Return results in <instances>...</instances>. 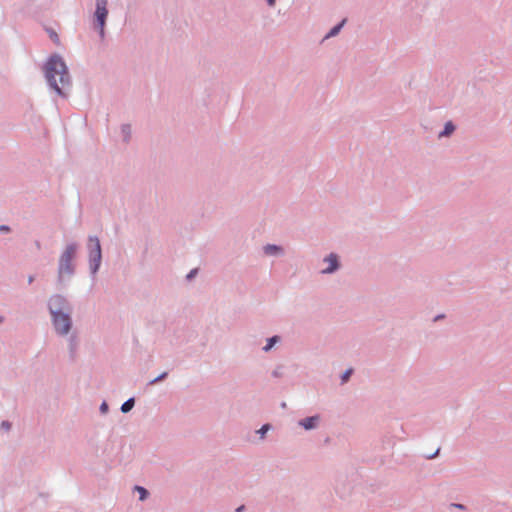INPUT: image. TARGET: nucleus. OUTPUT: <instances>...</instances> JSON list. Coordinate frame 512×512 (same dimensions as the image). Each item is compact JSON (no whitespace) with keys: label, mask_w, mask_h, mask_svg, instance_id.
<instances>
[{"label":"nucleus","mask_w":512,"mask_h":512,"mask_svg":"<svg viewBox=\"0 0 512 512\" xmlns=\"http://www.w3.org/2000/svg\"><path fill=\"white\" fill-rule=\"evenodd\" d=\"M46 78L59 95H65L64 90L70 86V78L67 67L60 57L52 56L47 62Z\"/></svg>","instance_id":"obj_1"},{"label":"nucleus","mask_w":512,"mask_h":512,"mask_svg":"<svg viewBox=\"0 0 512 512\" xmlns=\"http://www.w3.org/2000/svg\"><path fill=\"white\" fill-rule=\"evenodd\" d=\"M269 429V425H264L258 432L264 435Z\"/></svg>","instance_id":"obj_18"},{"label":"nucleus","mask_w":512,"mask_h":512,"mask_svg":"<svg viewBox=\"0 0 512 512\" xmlns=\"http://www.w3.org/2000/svg\"><path fill=\"white\" fill-rule=\"evenodd\" d=\"M267 2L270 6H273L275 4V0H267Z\"/></svg>","instance_id":"obj_23"},{"label":"nucleus","mask_w":512,"mask_h":512,"mask_svg":"<svg viewBox=\"0 0 512 512\" xmlns=\"http://www.w3.org/2000/svg\"><path fill=\"white\" fill-rule=\"evenodd\" d=\"M455 127L451 122L445 125L444 131L440 133V136H448L454 131Z\"/></svg>","instance_id":"obj_9"},{"label":"nucleus","mask_w":512,"mask_h":512,"mask_svg":"<svg viewBox=\"0 0 512 512\" xmlns=\"http://www.w3.org/2000/svg\"><path fill=\"white\" fill-rule=\"evenodd\" d=\"M244 506H240L239 508L236 509V512H241L243 510Z\"/></svg>","instance_id":"obj_25"},{"label":"nucleus","mask_w":512,"mask_h":512,"mask_svg":"<svg viewBox=\"0 0 512 512\" xmlns=\"http://www.w3.org/2000/svg\"><path fill=\"white\" fill-rule=\"evenodd\" d=\"M107 15H108L107 1L106 0H97L96 1L95 19H96L97 26L99 28L101 36H103V34H104V25H105Z\"/></svg>","instance_id":"obj_4"},{"label":"nucleus","mask_w":512,"mask_h":512,"mask_svg":"<svg viewBox=\"0 0 512 512\" xmlns=\"http://www.w3.org/2000/svg\"><path fill=\"white\" fill-rule=\"evenodd\" d=\"M136 490L139 492L140 494V500H144L147 496V490L143 487H140V486H136Z\"/></svg>","instance_id":"obj_13"},{"label":"nucleus","mask_w":512,"mask_h":512,"mask_svg":"<svg viewBox=\"0 0 512 512\" xmlns=\"http://www.w3.org/2000/svg\"><path fill=\"white\" fill-rule=\"evenodd\" d=\"M437 453H439V449H437L436 452L433 455L428 456V458L434 457Z\"/></svg>","instance_id":"obj_24"},{"label":"nucleus","mask_w":512,"mask_h":512,"mask_svg":"<svg viewBox=\"0 0 512 512\" xmlns=\"http://www.w3.org/2000/svg\"><path fill=\"white\" fill-rule=\"evenodd\" d=\"M346 20H343L339 25L335 26L334 28H332L330 30V32L327 34L326 37H332V36H335L338 34V32L340 31V29L343 27L344 23H345Z\"/></svg>","instance_id":"obj_11"},{"label":"nucleus","mask_w":512,"mask_h":512,"mask_svg":"<svg viewBox=\"0 0 512 512\" xmlns=\"http://www.w3.org/2000/svg\"><path fill=\"white\" fill-rule=\"evenodd\" d=\"M319 421L318 416H312L305 418L299 422V424L306 430L313 429L316 427L317 423Z\"/></svg>","instance_id":"obj_7"},{"label":"nucleus","mask_w":512,"mask_h":512,"mask_svg":"<svg viewBox=\"0 0 512 512\" xmlns=\"http://www.w3.org/2000/svg\"><path fill=\"white\" fill-rule=\"evenodd\" d=\"M134 406V399L133 398H130L128 399L126 402H124L121 406V411L123 413H127L129 412Z\"/></svg>","instance_id":"obj_8"},{"label":"nucleus","mask_w":512,"mask_h":512,"mask_svg":"<svg viewBox=\"0 0 512 512\" xmlns=\"http://www.w3.org/2000/svg\"><path fill=\"white\" fill-rule=\"evenodd\" d=\"M266 254H275L281 251V248L276 245H267L264 248Z\"/></svg>","instance_id":"obj_10"},{"label":"nucleus","mask_w":512,"mask_h":512,"mask_svg":"<svg viewBox=\"0 0 512 512\" xmlns=\"http://www.w3.org/2000/svg\"><path fill=\"white\" fill-rule=\"evenodd\" d=\"M2 427L8 430L10 428V424L8 422H2Z\"/></svg>","instance_id":"obj_20"},{"label":"nucleus","mask_w":512,"mask_h":512,"mask_svg":"<svg viewBox=\"0 0 512 512\" xmlns=\"http://www.w3.org/2000/svg\"><path fill=\"white\" fill-rule=\"evenodd\" d=\"M197 273V269H193L190 271V273L187 275V278L188 279H191L192 277H194Z\"/></svg>","instance_id":"obj_19"},{"label":"nucleus","mask_w":512,"mask_h":512,"mask_svg":"<svg viewBox=\"0 0 512 512\" xmlns=\"http://www.w3.org/2000/svg\"><path fill=\"white\" fill-rule=\"evenodd\" d=\"M325 261L329 263V267L324 269L323 273H332L338 268V258L336 254H330Z\"/></svg>","instance_id":"obj_6"},{"label":"nucleus","mask_w":512,"mask_h":512,"mask_svg":"<svg viewBox=\"0 0 512 512\" xmlns=\"http://www.w3.org/2000/svg\"><path fill=\"white\" fill-rule=\"evenodd\" d=\"M277 339H278V338H277L276 336H275V337H272L271 339H269V342H268V344L264 347V350H265V351L270 350V349L273 347L274 343L277 341Z\"/></svg>","instance_id":"obj_14"},{"label":"nucleus","mask_w":512,"mask_h":512,"mask_svg":"<svg viewBox=\"0 0 512 512\" xmlns=\"http://www.w3.org/2000/svg\"><path fill=\"white\" fill-rule=\"evenodd\" d=\"M77 246L75 244H70L66 247L64 252L62 253L59 261V275L62 276L64 274H72L73 266L72 260L76 256Z\"/></svg>","instance_id":"obj_3"},{"label":"nucleus","mask_w":512,"mask_h":512,"mask_svg":"<svg viewBox=\"0 0 512 512\" xmlns=\"http://www.w3.org/2000/svg\"><path fill=\"white\" fill-rule=\"evenodd\" d=\"M107 408H108L107 404H106V403H102V405H101V410H102L103 412H105V411L107 410Z\"/></svg>","instance_id":"obj_21"},{"label":"nucleus","mask_w":512,"mask_h":512,"mask_svg":"<svg viewBox=\"0 0 512 512\" xmlns=\"http://www.w3.org/2000/svg\"><path fill=\"white\" fill-rule=\"evenodd\" d=\"M96 244H100L99 239L97 237H90L88 242L89 252L95 250Z\"/></svg>","instance_id":"obj_12"},{"label":"nucleus","mask_w":512,"mask_h":512,"mask_svg":"<svg viewBox=\"0 0 512 512\" xmlns=\"http://www.w3.org/2000/svg\"><path fill=\"white\" fill-rule=\"evenodd\" d=\"M64 303V298L59 295L53 296L49 302V309L52 314L54 327L61 335L67 334L71 328V319L69 315L60 311Z\"/></svg>","instance_id":"obj_2"},{"label":"nucleus","mask_w":512,"mask_h":512,"mask_svg":"<svg viewBox=\"0 0 512 512\" xmlns=\"http://www.w3.org/2000/svg\"><path fill=\"white\" fill-rule=\"evenodd\" d=\"M166 376H167V373H166V372H164V373H162L160 376H158L157 378H155V379L151 380V381L149 382V384H150V385H153V384L157 383L158 381H160V380L164 379Z\"/></svg>","instance_id":"obj_16"},{"label":"nucleus","mask_w":512,"mask_h":512,"mask_svg":"<svg viewBox=\"0 0 512 512\" xmlns=\"http://www.w3.org/2000/svg\"><path fill=\"white\" fill-rule=\"evenodd\" d=\"M50 37L55 43H59V37L55 32H50Z\"/></svg>","instance_id":"obj_17"},{"label":"nucleus","mask_w":512,"mask_h":512,"mask_svg":"<svg viewBox=\"0 0 512 512\" xmlns=\"http://www.w3.org/2000/svg\"><path fill=\"white\" fill-rule=\"evenodd\" d=\"M89 258H90V267L93 273H95L101 262V246L100 244H96L95 250H92L89 252Z\"/></svg>","instance_id":"obj_5"},{"label":"nucleus","mask_w":512,"mask_h":512,"mask_svg":"<svg viewBox=\"0 0 512 512\" xmlns=\"http://www.w3.org/2000/svg\"><path fill=\"white\" fill-rule=\"evenodd\" d=\"M9 228L7 226H0V231H8Z\"/></svg>","instance_id":"obj_22"},{"label":"nucleus","mask_w":512,"mask_h":512,"mask_svg":"<svg viewBox=\"0 0 512 512\" xmlns=\"http://www.w3.org/2000/svg\"><path fill=\"white\" fill-rule=\"evenodd\" d=\"M351 374H352V369L345 371V373L342 375V382L343 383L347 382L349 377L351 376Z\"/></svg>","instance_id":"obj_15"}]
</instances>
